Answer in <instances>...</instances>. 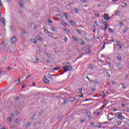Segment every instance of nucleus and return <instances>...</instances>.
Segmentation results:
<instances>
[{"label": "nucleus", "instance_id": "nucleus-1", "mask_svg": "<svg viewBox=\"0 0 129 129\" xmlns=\"http://www.w3.org/2000/svg\"><path fill=\"white\" fill-rule=\"evenodd\" d=\"M62 69L64 72L67 71H72V67L70 63L68 62H64L62 63Z\"/></svg>", "mask_w": 129, "mask_h": 129}, {"label": "nucleus", "instance_id": "nucleus-2", "mask_svg": "<svg viewBox=\"0 0 129 129\" xmlns=\"http://www.w3.org/2000/svg\"><path fill=\"white\" fill-rule=\"evenodd\" d=\"M115 116L117 117L119 119H124V117L122 116V113L121 112H117L114 113Z\"/></svg>", "mask_w": 129, "mask_h": 129}, {"label": "nucleus", "instance_id": "nucleus-3", "mask_svg": "<svg viewBox=\"0 0 129 129\" xmlns=\"http://www.w3.org/2000/svg\"><path fill=\"white\" fill-rule=\"evenodd\" d=\"M101 23L102 24H103L104 25V26H105V27L101 26V29L102 30H104V31H105L106 30H107L108 24H107V23H106V22H103V21H101Z\"/></svg>", "mask_w": 129, "mask_h": 129}, {"label": "nucleus", "instance_id": "nucleus-4", "mask_svg": "<svg viewBox=\"0 0 129 129\" xmlns=\"http://www.w3.org/2000/svg\"><path fill=\"white\" fill-rule=\"evenodd\" d=\"M17 41H18V40L15 36H13L10 39V42L11 44H15L17 42Z\"/></svg>", "mask_w": 129, "mask_h": 129}, {"label": "nucleus", "instance_id": "nucleus-5", "mask_svg": "<svg viewBox=\"0 0 129 129\" xmlns=\"http://www.w3.org/2000/svg\"><path fill=\"white\" fill-rule=\"evenodd\" d=\"M107 119L108 120H112V119H115V117H112V114L109 113L107 114Z\"/></svg>", "mask_w": 129, "mask_h": 129}, {"label": "nucleus", "instance_id": "nucleus-6", "mask_svg": "<svg viewBox=\"0 0 129 129\" xmlns=\"http://www.w3.org/2000/svg\"><path fill=\"white\" fill-rule=\"evenodd\" d=\"M103 18L105 20H106L107 21H108V20H110V19H111V17H109L108 14H105Z\"/></svg>", "mask_w": 129, "mask_h": 129}, {"label": "nucleus", "instance_id": "nucleus-7", "mask_svg": "<svg viewBox=\"0 0 129 129\" xmlns=\"http://www.w3.org/2000/svg\"><path fill=\"white\" fill-rule=\"evenodd\" d=\"M55 17L56 19H57L58 21H61V20H62V18H63V16L59 14L56 15Z\"/></svg>", "mask_w": 129, "mask_h": 129}, {"label": "nucleus", "instance_id": "nucleus-8", "mask_svg": "<svg viewBox=\"0 0 129 129\" xmlns=\"http://www.w3.org/2000/svg\"><path fill=\"white\" fill-rule=\"evenodd\" d=\"M106 123V122H100L98 123V124H100L101 126H103L102 127V128H104L105 127V125H104V124H105Z\"/></svg>", "mask_w": 129, "mask_h": 129}, {"label": "nucleus", "instance_id": "nucleus-9", "mask_svg": "<svg viewBox=\"0 0 129 129\" xmlns=\"http://www.w3.org/2000/svg\"><path fill=\"white\" fill-rule=\"evenodd\" d=\"M44 33H45V34H46V35H53V34H52V33L49 32V31H48V30H44Z\"/></svg>", "mask_w": 129, "mask_h": 129}, {"label": "nucleus", "instance_id": "nucleus-10", "mask_svg": "<svg viewBox=\"0 0 129 129\" xmlns=\"http://www.w3.org/2000/svg\"><path fill=\"white\" fill-rule=\"evenodd\" d=\"M43 82L44 83H47L48 84L49 81H48V79H47V78H46V77H44V78H43Z\"/></svg>", "mask_w": 129, "mask_h": 129}, {"label": "nucleus", "instance_id": "nucleus-11", "mask_svg": "<svg viewBox=\"0 0 129 129\" xmlns=\"http://www.w3.org/2000/svg\"><path fill=\"white\" fill-rule=\"evenodd\" d=\"M70 23L72 25V26H74V27H76V22H75L74 21H70Z\"/></svg>", "mask_w": 129, "mask_h": 129}, {"label": "nucleus", "instance_id": "nucleus-12", "mask_svg": "<svg viewBox=\"0 0 129 129\" xmlns=\"http://www.w3.org/2000/svg\"><path fill=\"white\" fill-rule=\"evenodd\" d=\"M53 76H55V75H47L48 78H49V79H51V80H53V79H54V78H53Z\"/></svg>", "mask_w": 129, "mask_h": 129}, {"label": "nucleus", "instance_id": "nucleus-13", "mask_svg": "<svg viewBox=\"0 0 129 129\" xmlns=\"http://www.w3.org/2000/svg\"><path fill=\"white\" fill-rule=\"evenodd\" d=\"M128 27H126L125 28L122 30L123 34H125V33H126V32L128 31Z\"/></svg>", "mask_w": 129, "mask_h": 129}, {"label": "nucleus", "instance_id": "nucleus-14", "mask_svg": "<svg viewBox=\"0 0 129 129\" xmlns=\"http://www.w3.org/2000/svg\"><path fill=\"white\" fill-rule=\"evenodd\" d=\"M44 111H45V110H44V109L40 110V111H39V113L38 114V115H42Z\"/></svg>", "mask_w": 129, "mask_h": 129}, {"label": "nucleus", "instance_id": "nucleus-15", "mask_svg": "<svg viewBox=\"0 0 129 129\" xmlns=\"http://www.w3.org/2000/svg\"><path fill=\"white\" fill-rule=\"evenodd\" d=\"M19 83H20V79H18L14 82V84H15V85H18Z\"/></svg>", "mask_w": 129, "mask_h": 129}, {"label": "nucleus", "instance_id": "nucleus-16", "mask_svg": "<svg viewBox=\"0 0 129 129\" xmlns=\"http://www.w3.org/2000/svg\"><path fill=\"white\" fill-rule=\"evenodd\" d=\"M85 52L88 54V55H90V50L88 49H86L85 50Z\"/></svg>", "mask_w": 129, "mask_h": 129}, {"label": "nucleus", "instance_id": "nucleus-17", "mask_svg": "<svg viewBox=\"0 0 129 129\" xmlns=\"http://www.w3.org/2000/svg\"><path fill=\"white\" fill-rule=\"evenodd\" d=\"M64 16L65 17L67 20H68V17H69V15L68 13H65Z\"/></svg>", "mask_w": 129, "mask_h": 129}, {"label": "nucleus", "instance_id": "nucleus-18", "mask_svg": "<svg viewBox=\"0 0 129 129\" xmlns=\"http://www.w3.org/2000/svg\"><path fill=\"white\" fill-rule=\"evenodd\" d=\"M99 25L98 24V23H97V21H95L94 23V27H98Z\"/></svg>", "mask_w": 129, "mask_h": 129}, {"label": "nucleus", "instance_id": "nucleus-19", "mask_svg": "<svg viewBox=\"0 0 129 129\" xmlns=\"http://www.w3.org/2000/svg\"><path fill=\"white\" fill-rule=\"evenodd\" d=\"M73 39H74V41H77V42L79 41V40L78 39V38H77V37H76V36H73Z\"/></svg>", "mask_w": 129, "mask_h": 129}, {"label": "nucleus", "instance_id": "nucleus-20", "mask_svg": "<svg viewBox=\"0 0 129 129\" xmlns=\"http://www.w3.org/2000/svg\"><path fill=\"white\" fill-rule=\"evenodd\" d=\"M51 30L53 31V32H57V29L55 27H51Z\"/></svg>", "mask_w": 129, "mask_h": 129}, {"label": "nucleus", "instance_id": "nucleus-21", "mask_svg": "<svg viewBox=\"0 0 129 129\" xmlns=\"http://www.w3.org/2000/svg\"><path fill=\"white\" fill-rule=\"evenodd\" d=\"M121 85L123 89H125L126 88V87L125 86V85H124V83L121 84Z\"/></svg>", "mask_w": 129, "mask_h": 129}, {"label": "nucleus", "instance_id": "nucleus-22", "mask_svg": "<svg viewBox=\"0 0 129 129\" xmlns=\"http://www.w3.org/2000/svg\"><path fill=\"white\" fill-rule=\"evenodd\" d=\"M117 67L118 69H121V64L118 63L117 64Z\"/></svg>", "mask_w": 129, "mask_h": 129}, {"label": "nucleus", "instance_id": "nucleus-23", "mask_svg": "<svg viewBox=\"0 0 129 129\" xmlns=\"http://www.w3.org/2000/svg\"><path fill=\"white\" fill-rule=\"evenodd\" d=\"M7 121H8V122H11L12 121V117H9L7 118Z\"/></svg>", "mask_w": 129, "mask_h": 129}, {"label": "nucleus", "instance_id": "nucleus-24", "mask_svg": "<svg viewBox=\"0 0 129 129\" xmlns=\"http://www.w3.org/2000/svg\"><path fill=\"white\" fill-rule=\"evenodd\" d=\"M94 15L95 16H96V17H98L99 18V17H100V15H99V14L97 13V12H94Z\"/></svg>", "mask_w": 129, "mask_h": 129}, {"label": "nucleus", "instance_id": "nucleus-25", "mask_svg": "<svg viewBox=\"0 0 129 129\" xmlns=\"http://www.w3.org/2000/svg\"><path fill=\"white\" fill-rule=\"evenodd\" d=\"M116 124L117 126H118L121 124V122H120V121H117Z\"/></svg>", "mask_w": 129, "mask_h": 129}, {"label": "nucleus", "instance_id": "nucleus-26", "mask_svg": "<svg viewBox=\"0 0 129 129\" xmlns=\"http://www.w3.org/2000/svg\"><path fill=\"white\" fill-rule=\"evenodd\" d=\"M0 21H1V22L2 23H3L4 25H5V19L3 18H1V19H0Z\"/></svg>", "mask_w": 129, "mask_h": 129}, {"label": "nucleus", "instance_id": "nucleus-27", "mask_svg": "<svg viewBox=\"0 0 129 129\" xmlns=\"http://www.w3.org/2000/svg\"><path fill=\"white\" fill-rule=\"evenodd\" d=\"M76 32L77 33H78L79 34H81V31H80V30L78 29H77L76 30Z\"/></svg>", "mask_w": 129, "mask_h": 129}, {"label": "nucleus", "instance_id": "nucleus-28", "mask_svg": "<svg viewBox=\"0 0 129 129\" xmlns=\"http://www.w3.org/2000/svg\"><path fill=\"white\" fill-rule=\"evenodd\" d=\"M19 5H20V8H23V2H19Z\"/></svg>", "mask_w": 129, "mask_h": 129}, {"label": "nucleus", "instance_id": "nucleus-29", "mask_svg": "<svg viewBox=\"0 0 129 129\" xmlns=\"http://www.w3.org/2000/svg\"><path fill=\"white\" fill-rule=\"evenodd\" d=\"M87 115H88V117L90 119H91L93 118V117H92L91 115H90L89 114H87Z\"/></svg>", "mask_w": 129, "mask_h": 129}, {"label": "nucleus", "instance_id": "nucleus-30", "mask_svg": "<svg viewBox=\"0 0 129 129\" xmlns=\"http://www.w3.org/2000/svg\"><path fill=\"white\" fill-rule=\"evenodd\" d=\"M96 127H98V128H102V127H103V126H100V124H99V125H96Z\"/></svg>", "mask_w": 129, "mask_h": 129}, {"label": "nucleus", "instance_id": "nucleus-31", "mask_svg": "<svg viewBox=\"0 0 129 129\" xmlns=\"http://www.w3.org/2000/svg\"><path fill=\"white\" fill-rule=\"evenodd\" d=\"M37 38L39 40V41H42V37L40 36H37Z\"/></svg>", "mask_w": 129, "mask_h": 129}, {"label": "nucleus", "instance_id": "nucleus-32", "mask_svg": "<svg viewBox=\"0 0 129 129\" xmlns=\"http://www.w3.org/2000/svg\"><path fill=\"white\" fill-rule=\"evenodd\" d=\"M84 121H85V119L81 118L80 121L81 123H82Z\"/></svg>", "mask_w": 129, "mask_h": 129}, {"label": "nucleus", "instance_id": "nucleus-33", "mask_svg": "<svg viewBox=\"0 0 129 129\" xmlns=\"http://www.w3.org/2000/svg\"><path fill=\"white\" fill-rule=\"evenodd\" d=\"M88 67L89 68H90V69H93L94 68L93 66H92V64H89Z\"/></svg>", "mask_w": 129, "mask_h": 129}, {"label": "nucleus", "instance_id": "nucleus-34", "mask_svg": "<svg viewBox=\"0 0 129 129\" xmlns=\"http://www.w3.org/2000/svg\"><path fill=\"white\" fill-rule=\"evenodd\" d=\"M90 123L92 126H94V125H95V123L93 122H91Z\"/></svg>", "mask_w": 129, "mask_h": 129}, {"label": "nucleus", "instance_id": "nucleus-35", "mask_svg": "<svg viewBox=\"0 0 129 129\" xmlns=\"http://www.w3.org/2000/svg\"><path fill=\"white\" fill-rule=\"evenodd\" d=\"M61 24L63 25V26H66V25H67V24H66V23H65V21H62L61 22Z\"/></svg>", "mask_w": 129, "mask_h": 129}, {"label": "nucleus", "instance_id": "nucleus-36", "mask_svg": "<svg viewBox=\"0 0 129 129\" xmlns=\"http://www.w3.org/2000/svg\"><path fill=\"white\" fill-rule=\"evenodd\" d=\"M30 125H31V122H27L26 124V126H29Z\"/></svg>", "mask_w": 129, "mask_h": 129}, {"label": "nucleus", "instance_id": "nucleus-37", "mask_svg": "<svg viewBox=\"0 0 129 129\" xmlns=\"http://www.w3.org/2000/svg\"><path fill=\"white\" fill-rule=\"evenodd\" d=\"M87 79H88V80H89L90 81H92L93 82V83H95V82L94 81L90 80V79H89V77L88 76L87 77Z\"/></svg>", "mask_w": 129, "mask_h": 129}, {"label": "nucleus", "instance_id": "nucleus-38", "mask_svg": "<svg viewBox=\"0 0 129 129\" xmlns=\"http://www.w3.org/2000/svg\"><path fill=\"white\" fill-rule=\"evenodd\" d=\"M106 104H107V103L104 104L102 107H100V109H102V108H103V107L106 106Z\"/></svg>", "mask_w": 129, "mask_h": 129}, {"label": "nucleus", "instance_id": "nucleus-39", "mask_svg": "<svg viewBox=\"0 0 129 129\" xmlns=\"http://www.w3.org/2000/svg\"><path fill=\"white\" fill-rule=\"evenodd\" d=\"M46 55H47L48 58H50V57H51V54H50V53H46Z\"/></svg>", "mask_w": 129, "mask_h": 129}, {"label": "nucleus", "instance_id": "nucleus-40", "mask_svg": "<svg viewBox=\"0 0 129 129\" xmlns=\"http://www.w3.org/2000/svg\"><path fill=\"white\" fill-rule=\"evenodd\" d=\"M63 40L66 43H67V41H68V38L67 37H66L63 39Z\"/></svg>", "mask_w": 129, "mask_h": 129}, {"label": "nucleus", "instance_id": "nucleus-41", "mask_svg": "<svg viewBox=\"0 0 129 129\" xmlns=\"http://www.w3.org/2000/svg\"><path fill=\"white\" fill-rule=\"evenodd\" d=\"M33 62H34V63H38V62H39V60H38V59L36 58L35 60V59H34Z\"/></svg>", "mask_w": 129, "mask_h": 129}, {"label": "nucleus", "instance_id": "nucleus-42", "mask_svg": "<svg viewBox=\"0 0 129 129\" xmlns=\"http://www.w3.org/2000/svg\"><path fill=\"white\" fill-rule=\"evenodd\" d=\"M2 46H4L7 45V43H6V42L3 41V42H2Z\"/></svg>", "mask_w": 129, "mask_h": 129}, {"label": "nucleus", "instance_id": "nucleus-43", "mask_svg": "<svg viewBox=\"0 0 129 129\" xmlns=\"http://www.w3.org/2000/svg\"><path fill=\"white\" fill-rule=\"evenodd\" d=\"M106 75L108 77H110V74H109V73H108V72H107L106 73Z\"/></svg>", "mask_w": 129, "mask_h": 129}, {"label": "nucleus", "instance_id": "nucleus-44", "mask_svg": "<svg viewBox=\"0 0 129 129\" xmlns=\"http://www.w3.org/2000/svg\"><path fill=\"white\" fill-rule=\"evenodd\" d=\"M117 58L118 60V61H121L122 60L121 57H120L119 56H117Z\"/></svg>", "mask_w": 129, "mask_h": 129}, {"label": "nucleus", "instance_id": "nucleus-45", "mask_svg": "<svg viewBox=\"0 0 129 129\" xmlns=\"http://www.w3.org/2000/svg\"><path fill=\"white\" fill-rule=\"evenodd\" d=\"M120 43V41H118L116 42L117 46H120L119 44Z\"/></svg>", "mask_w": 129, "mask_h": 129}, {"label": "nucleus", "instance_id": "nucleus-46", "mask_svg": "<svg viewBox=\"0 0 129 129\" xmlns=\"http://www.w3.org/2000/svg\"><path fill=\"white\" fill-rule=\"evenodd\" d=\"M11 70L12 69H11L10 67L6 68V70H8V71H10V70Z\"/></svg>", "mask_w": 129, "mask_h": 129}, {"label": "nucleus", "instance_id": "nucleus-47", "mask_svg": "<svg viewBox=\"0 0 129 129\" xmlns=\"http://www.w3.org/2000/svg\"><path fill=\"white\" fill-rule=\"evenodd\" d=\"M101 96H102V97H104L105 94H104V93L102 92L101 93Z\"/></svg>", "mask_w": 129, "mask_h": 129}, {"label": "nucleus", "instance_id": "nucleus-48", "mask_svg": "<svg viewBox=\"0 0 129 129\" xmlns=\"http://www.w3.org/2000/svg\"><path fill=\"white\" fill-rule=\"evenodd\" d=\"M122 7H123L124 8V7H126V4L122 3Z\"/></svg>", "mask_w": 129, "mask_h": 129}, {"label": "nucleus", "instance_id": "nucleus-49", "mask_svg": "<svg viewBox=\"0 0 129 129\" xmlns=\"http://www.w3.org/2000/svg\"><path fill=\"white\" fill-rule=\"evenodd\" d=\"M75 11L76 13H79V10H78V9H75Z\"/></svg>", "mask_w": 129, "mask_h": 129}, {"label": "nucleus", "instance_id": "nucleus-50", "mask_svg": "<svg viewBox=\"0 0 129 129\" xmlns=\"http://www.w3.org/2000/svg\"><path fill=\"white\" fill-rule=\"evenodd\" d=\"M22 35H25V34H26V31L23 30L22 32Z\"/></svg>", "mask_w": 129, "mask_h": 129}, {"label": "nucleus", "instance_id": "nucleus-51", "mask_svg": "<svg viewBox=\"0 0 129 129\" xmlns=\"http://www.w3.org/2000/svg\"><path fill=\"white\" fill-rule=\"evenodd\" d=\"M96 83L97 84H99V80H96Z\"/></svg>", "mask_w": 129, "mask_h": 129}, {"label": "nucleus", "instance_id": "nucleus-52", "mask_svg": "<svg viewBox=\"0 0 129 129\" xmlns=\"http://www.w3.org/2000/svg\"><path fill=\"white\" fill-rule=\"evenodd\" d=\"M68 4L70 6H72V5H73V4H72L70 1H68Z\"/></svg>", "mask_w": 129, "mask_h": 129}, {"label": "nucleus", "instance_id": "nucleus-53", "mask_svg": "<svg viewBox=\"0 0 129 129\" xmlns=\"http://www.w3.org/2000/svg\"><path fill=\"white\" fill-rule=\"evenodd\" d=\"M60 69V68L59 67H57L54 69V70H59Z\"/></svg>", "mask_w": 129, "mask_h": 129}, {"label": "nucleus", "instance_id": "nucleus-54", "mask_svg": "<svg viewBox=\"0 0 129 129\" xmlns=\"http://www.w3.org/2000/svg\"><path fill=\"white\" fill-rule=\"evenodd\" d=\"M109 32H110L111 33H113V30H112V29L110 28L109 29Z\"/></svg>", "mask_w": 129, "mask_h": 129}, {"label": "nucleus", "instance_id": "nucleus-55", "mask_svg": "<svg viewBox=\"0 0 129 129\" xmlns=\"http://www.w3.org/2000/svg\"><path fill=\"white\" fill-rule=\"evenodd\" d=\"M81 45H85V43H84V42L83 41H82L81 42Z\"/></svg>", "mask_w": 129, "mask_h": 129}, {"label": "nucleus", "instance_id": "nucleus-56", "mask_svg": "<svg viewBox=\"0 0 129 129\" xmlns=\"http://www.w3.org/2000/svg\"><path fill=\"white\" fill-rule=\"evenodd\" d=\"M90 113H91V112H89V111H86V114H90Z\"/></svg>", "mask_w": 129, "mask_h": 129}, {"label": "nucleus", "instance_id": "nucleus-57", "mask_svg": "<svg viewBox=\"0 0 129 129\" xmlns=\"http://www.w3.org/2000/svg\"><path fill=\"white\" fill-rule=\"evenodd\" d=\"M123 23L122 22H120L119 25H120V27H121V26L123 25V23Z\"/></svg>", "mask_w": 129, "mask_h": 129}, {"label": "nucleus", "instance_id": "nucleus-58", "mask_svg": "<svg viewBox=\"0 0 129 129\" xmlns=\"http://www.w3.org/2000/svg\"><path fill=\"white\" fill-rule=\"evenodd\" d=\"M119 49H120V50H121V49H122V46L121 45H119Z\"/></svg>", "mask_w": 129, "mask_h": 129}, {"label": "nucleus", "instance_id": "nucleus-59", "mask_svg": "<svg viewBox=\"0 0 129 129\" xmlns=\"http://www.w3.org/2000/svg\"><path fill=\"white\" fill-rule=\"evenodd\" d=\"M63 103H67V99H64V101H63Z\"/></svg>", "mask_w": 129, "mask_h": 129}, {"label": "nucleus", "instance_id": "nucleus-60", "mask_svg": "<svg viewBox=\"0 0 129 129\" xmlns=\"http://www.w3.org/2000/svg\"><path fill=\"white\" fill-rule=\"evenodd\" d=\"M119 14V12H116L115 15V16H117Z\"/></svg>", "mask_w": 129, "mask_h": 129}, {"label": "nucleus", "instance_id": "nucleus-61", "mask_svg": "<svg viewBox=\"0 0 129 129\" xmlns=\"http://www.w3.org/2000/svg\"><path fill=\"white\" fill-rule=\"evenodd\" d=\"M26 84H24V85L22 86V89L25 88V87H26Z\"/></svg>", "mask_w": 129, "mask_h": 129}, {"label": "nucleus", "instance_id": "nucleus-62", "mask_svg": "<svg viewBox=\"0 0 129 129\" xmlns=\"http://www.w3.org/2000/svg\"><path fill=\"white\" fill-rule=\"evenodd\" d=\"M82 89H79V92H80V93H82Z\"/></svg>", "mask_w": 129, "mask_h": 129}, {"label": "nucleus", "instance_id": "nucleus-63", "mask_svg": "<svg viewBox=\"0 0 129 129\" xmlns=\"http://www.w3.org/2000/svg\"><path fill=\"white\" fill-rule=\"evenodd\" d=\"M48 23H50V24H52V21H51V20H50V19H49L48 20Z\"/></svg>", "mask_w": 129, "mask_h": 129}, {"label": "nucleus", "instance_id": "nucleus-64", "mask_svg": "<svg viewBox=\"0 0 129 129\" xmlns=\"http://www.w3.org/2000/svg\"><path fill=\"white\" fill-rule=\"evenodd\" d=\"M126 111H127V112H129V108L128 107H127L126 108Z\"/></svg>", "mask_w": 129, "mask_h": 129}]
</instances>
